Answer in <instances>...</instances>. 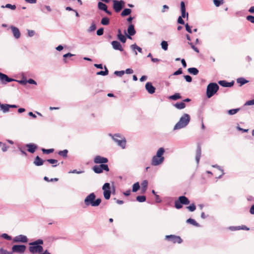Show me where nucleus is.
<instances>
[{"mask_svg": "<svg viewBox=\"0 0 254 254\" xmlns=\"http://www.w3.org/2000/svg\"><path fill=\"white\" fill-rule=\"evenodd\" d=\"M110 19L107 17H105L102 18L101 21V24L103 25H108L109 24Z\"/></svg>", "mask_w": 254, "mask_h": 254, "instance_id": "obj_34", "label": "nucleus"}, {"mask_svg": "<svg viewBox=\"0 0 254 254\" xmlns=\"http://www.w3.org/2000/svg\"><path fill=\"white\" fill-rule=\"evenodd\" d=\"M141 190L143 192H144L147 189V186H148V182L146 180H144L141 184Z\"/></svg>", "mask_w": 254, "mask_h": 254, "instance_id": "obj_32", "label": "nucleus"}, {"mask_svg": "<svg viewBox=\"0 0 254 254\" xmlns=\"http://www.w3.org/2000/svg\"><path fill=\"white\" fill-rule=\"evenodd\" d=\"M145 89L148 93L152 94L155 92V88L152 85V83L148 82L145 84Z\"/></svg>", "mask_w": 254, "mask_h": 254, "instance_id": "obj_18", "label": "nucleus"}, {"mask_svg": "<svg viewBox=\"0 0 254 254\" xmlns=\"http://www.w3.org/2000/svg\"><path fill=\"white\" fill-rule=\"evenodd\" d=\"M190 211H194L196 209V206L194 203H192L187 207Z\"/></svg>", "mask_w": 254, "mask_h": 254, "instance_id": "obj_49", "label": "nucleus"}, {"mask_svg": "<svg viewBox=\"0 0 254 254\" xmlns=\"http://www.w3.org/2000/svg\"><path fill=\"white\" fill-rule=\"evenodd\" d=\"M128 35L127 34L126 31H125V34L126 35L127 37L129 39H131V36H133L136 31L134 29V25L132 24H130L127 28Z\"/></svg>", "mask_w": 254, "mask_h": 254, "instance_id": "obj_14", "label": "nucleus"}, {"mask_svg": "<svg viewBox=\"0 0 254 254\" xmlns=\"http://www.w3.org/2000/svg\"><path fill=\"white\" fill-rule=\"evenodd\" d=\"M186 222L190 224L193 226H195L196 227L200 226L199 224L192 218H189L187 220Z\"/></svg>", "mask_w": 254, "mask_h": 254, "instance_id": "obj_28", "label": "nucleus"}, {"mask_svg": "<svg viewBox=\"0 0 254 254\" xmlns=\"http://www.w3.org/2000/svg\"><path fill=\"white\" fill-rule=\"evenodd\" d=\"M27 147V151L31 153H33L37 148V146L33 143H29L26 145Z\"/></svg>", "mask_w": 254, "mask_h": 254, "instance_id": "obj_20", "label": "nucleus"}, {"mask_svg": "<svg viewBox=\"0 0 254 254\" xmlns=\"http://www.w3.org/2000/svg\"><path fill=\"white\" fill-rule=\"evenodd\" d=\"M212 167L214 168H217L220 171H221V172L222 173V174L218 177V178H219V179L221 178L222 177V176H223V175L224 174L223 170L222 169H221L220 167L217 165H212Z\"/></svg>", "mask_w": 254, "mask_h": 254, "instance_id": "obj_53", "label": "nucleus"}, {"mask_svg": "<svg viewBox=\"0 0 254 254\" xmlns=\"http://www.w3.org/2000/svg\"><path fill=\"white\" fill-rule=\"evenodd\" d=\"M93 170L95 173L100 174L103 172L102 169L99 165H95L93 168Z\"/></svg>", "mask_w": 254, "mask_h": 254, "instance_id": "obj_33", "label": "nucleus"}, {"mask_svg": "<svg viewBox=\"0 0 254 254\" xmlns=\"http://www.w3.org/2000/svg\"><path fill=\"white\" fill-rule=\"evenodd\" d=\"M190 203V200L185 196H181L178 199L175 201V206L177 209H181L182 205H188Z\"/></svg>", "mask_w": 254, "mask_h": 254, "instance_id": "obj_5", "label": "nucleus"}, {"mask_svg": "<svg viewBox=\"0 0 254 254\" xmlns=\"http://www.w3.org/2000/svg\"><path fill=\"white\" fill-rule=\"evenodd\" d=\"M185 27H186V29L187 31H188L190 33H192V30L190 28V27L189 25V24L188 23H187L186 24Z\"/></svg>", "mask_w": 254, "mask_h": 254, "instance_id": "obj_61", "label": "nucleus"}, {"mask_svg": "<svg viewBox=\"0 0 254 254\" xmlns=\"http://www.w3.org/2000/svg\"><path fill=\"white\" fill-rule=\"evenodd\" d=\"M104 71H100L96 73L97 75L105 76L108 74L109 71L106 66H104Z\"/></svg>", "mask_w": 254, "mask_h": 254, "instance_id": "obj_30", "label": "nucleus"}, {"mask_svg": "<svg viewBox=\"0 0 254 254\" xmlns=\"http://www.w3.org/2000/svg\"><path fill=\"white\" fill-rule=\"evenodd\" d=\"M219 86L217 83L212 82L209 83L206 88V96L210 98L212 97L219 90Z\"/></svg>", "mask_w": 254, "mask_h": 254, "instance_id": "obj_4", "label": "nucleus"}, {"mask_svg": "<svg viewBox=\"0 0 254 254\" xmlns=\"http://www.w3.org/2000/svg\"><path fill=\"white\" fill-rule=\"evenodd\" d=\"M246 19L247 20L250 21L252 23H254V16L253 15H248L247 16Z\"/></svg>", "mask_w": 254, "mask_h": 254, "instance_id": "obj_54", "label": "nucleus"}, {"mask_svg": "<svg viewBox=\"0 0 254 254\" xmlns=\"http://www.w3.org/2000/svg\"><path fill=\"white\" fill-rule=\"evenodd\" d=\"M12 241L13 243H25L28 242L27 237L23 235H19L13 238Z\"/></svg>", "mask_w": 254, "mask_h": 254, "instance_id": "obj_12", "label": "nucleus"}, {"mask_svg": "<svg viewBox=\"0 0 254 254\" xmlns=\"http://www.w3.org/2000/svg\"><path fill=\"white\" fill-rule=\"evenodd\" d=\"M96 28V25H95V23L94 22H93L92 23L91 26H90V27L88 29V32H91L94 31L95 30Z\"/></svg>", "mask_w": 254, "mask_h": 254, "instance_id": "obj_47", "label": "nucleus"}, {"mask_svg": "<svg viewBox=\"0 0 254 254\" xmlns=\"http://www.w3.org/2000/svg\"><path fill=\"white\" fill-rule=\"evenodd\" d=\"M240 110L239 108L231 109L227 111L228 114L230 115L236 114Z\"/></svg>", "mask_w": 254, "mask_h": 254, "instance_id": "obj_40", "label": "nucleus"}, {"mask_svg": "<svg viewBox=\"0 0 254 254\" xmlns=\"http://www.w3.org/2000/svg\"><path fill=\"white\" fill-rule=\"evenodd\" d=\"M188 71L190 74H191L194 75H197L198 73V72H199L198 70L196 68H195V67H190V68H189L188 69Z\"/></svg>", "mask_w": 254, "mask_h": 254, "instance_id": "obj_26", "label": "nucleus"}, {"mask_svg": "<svg viewBox=\"0 0 254 254\" xmlns=\"http://www.w3.org/2000/svg\"><path fill=\"white\" fill-rule=\"evenodd\" d=\"M161 48L164 50L167 51L168 50V44L167 42L165 41H162L161 43Z\"/></svg>", "mask_w": 254, "mask_h": 254, "instance_id": "obj_43", "label": "nucleus"}, {"mask_svg": "<svg viewBox=\"0 0 254 254\" xmlns=\"http://www.w3.org/2000/svg\"><path fill=\"white\" fill-rule=\"evenodd\" d=\"M54 150V149H46L43 148L42 149V152L44 153H46V154H50L51 153H52V152H53Z\"/></svg>", "mask_w": 254, "mask_h": 254, "instance_id": "obj_52", "label": "nucleus"}, {"mask_svg": "<svg viewBox=\"0 0 254 254\" xmlns=\"http://www.w3.org/2000/svg\"><path fill=\"white\" fill-rule=\"evenodd\" d=\"M112 136L113 139L117 143L118 145L121 146L122 148H125L126 147V140L124 137H122L118 134H115L114 135L110 134Z\"/></svg>", "mask_w": 254, "mask_h": 254, "instance_id": "obj_6", "label": "nucleus"}, {"mask_svg": "<svg viewBox=\"0 0 254 254\" xmlns=\"http://www.w3.org/2000/svg\"><path fill=\"white\" fill-rule=\"evenodd\" d=\"M102 190L104 198L107 200L109 199L111 194L110 184L109 183H105L102 187Z\"/></svg>", "mask_w": 254, "mask_h": 254, "instance_id": "obj_7", "label": "nucleus"}, {"mask_svg": "<svg viewBox=\"0 0 254 254\" xmlns=\"http://www.w3.org/2000/svg\"><path fill=\"white\" fill-rule=\"evenodd\" d=\"M237 82L240 84V86H242L246 83L249 82V81L243 77H240L237 79Z\"/></svg>", "mask_w": 254, "mask_h": 254, "instance_id": "obj_25", "label": "nucleus"}, {"mask_svg": "<svg viewBox=\"0 0 254 254\" xmlns=\"http://www.w3.org/2000/svg\"><path fill=\"white\" fill-rule=\"evenodd\" d=\"M113 2V8L115 11L118 12L121 10L125 5V2L122 0H114Z\"/></svg>", "mask_w": 254, "mask_h": 254, "instance_id": "obj_8", "label": "nucleus"}, {"mask_svg": "<svg viewBox=\"0 0 254 254\" xmlns=\"http://www.w3.org/2000/svg\"><path fill=\"white\" fill-rule=\"evenodd\" d=\"M131 12V10L130 9H129V8H125L122 12L121 15L122 16H127V15L130 14Z\"/></svg>", "mask_w": 254, "mask_h": 254, "instance_id": "obj_36", "label": "nucleus"}, {"mask_svg": "<svg viewBox=\"0 0 254 254\" xmlns=\"http://www.w3.org/2000/svg\"><path fill=\"white\" fill-rule=\"evenodd\" d=\"M136 200L139 202H143L146 200V197L144 195H138L136 197Z\"/></svg>", "mask_w": 254, "mask_h": 254, "instance_id": "obj_44", "label": "nucleus"}, {"mask_svg": "<svg viewBox=\"0 0 254 254\" xmlns=\"http://www.w3.org/2000/svg\"><path fill=\"white\" fill-rule=\"evenodd\" d=\"M47 161L50 164H54L58 163V160L54 159H49L47 160Z\"/></svg>", "mask_w": 254, "mask_h": 254, "instance_id": "obj_57", "label": "nucleus"}, {"mask_svg": "<svg viewBox=\"0 0 254 254\" xmlns=\"http://www.w3.org/2000/svg\"><path fill=\"white\" fill-rule=\"evenodd\" d=\"M130 48L134 51V54L135 55H137V53L136 51H135L136 50H137L138 52L140 53H141L142 52V49L140 47L137 46L135 44L131 45L130 46Z\"/></svg>", "mask_w": 254, "mask_h": 254, "instance_id": "obj_24", "label": "nucleus"}, {"mask_svg": "<svg viewBox=\"0 0 254 254\" xmlns=\"http://www.w3.org/2000/svg\"><path fill=\"white\" fill-rule=\"evenodd\" d=\"M166 239L173 243L181 244L182 242V240L181 237L175 235H167L166 236Z\"/></svg>", "mask_w": 254, "mask_h": 254, "instance_id": "obj_11", "label": "nucleus"}, {"mask_svg": "<svg viewBox=\"0 0 254 254\" xmlns=\"http://www.w3.org/2000/svg\"><path fill=\"white\" fill-rule=\"evenodd\" d=\"M114 74L117 76H122L125 74V71L124 70L115 71L114 72Z\"/></svg>", "mask_w": 254, "mask_h": 254, "instance_id": "obj_50", "label": "nucleus"}, {"mask_svg": "<svg viewBox=\"0 0 254 254\" xmlns=\"http://www.w3.org/2000/svg\"><path fill=\"white\" fill-rule=\"evenodd\" d=\"M99 166L101 167V168L102 169V171H103V170H105L107 172L109 171V168L108 165L105 164V163H103V164H101L100 165H99Z\"/></svg>", "mask_w": 254, "mask_h": 254, "instance_id": "obj_46", "label": "nucleus"}, {"mask_svg": "<svg viewBox=\"0 0 254 254\" xmlns=\"http://www.w3.org/2000/svg\"><path fill=\"white\" fill-rule=\"evenodd\" d=\"M27 83H28L29 84H35V85L37 84V82L34 80H33V79H31V78H30L28 80H27Z\"/></svg>", "mask_w": 254, "mask_h": 254, "instance_id": "obj_62", "label": "nucleus"}, {"mask_svg": "<svg viewBox=\"0 0 254 254\" xmlns=\"http://www.w3.org/2000/svg\"><path fill=\"white\" fill-rule=\"evenodd\" d=\"M213 2H214V4L216 6H219L221 4H222L224 3V0H214Z\"/></svg>", "mask_w": 254, "mask_h": 254, "instance_id": "obj_48", "label": "nucleus"}, {"mask_svg": "<svg viewBox=\"0 0 254 254\" xmlns=\"http://www.w3.org/2000/svg\"><path fill=\"white\" fill-rule=\"evenodd\" d=\"M181 16L180 17H182V18H185L186 17L187 18H188L189 14L188 12H186V7H185V4L184 1L181 2Z\"/></svg>", "mask_w": 254, "mask_h": 254, "instance_id": "obj_17", "label": "nucleus"}, {"mask_svg": "<svg viewBox=\"0 0 254 254\" xmlns=\"http://www.w3.org/2000/svg\"><path fill=\"white\" fill-rule=\"evenodd\" d=\"M1 237L4 239L10 241L11 240V237L6 233H3L1 235Z\"/></svg>", "mask_w": 254, "mask_h": 254, "instance_id": "obj_51", "label": "nucleus"}, {"mask_svg": "<svg viewBox=\"0 0 254 254\" xmlns=\"http://www.w3.org/2000/svg\"><path fill=\"white\" fill-rule=\"evenodd\" d=\"M44 160H43L40 157L37 156L35 157L33 163L35 166H39L42 165L44 163Z\"/></svg>", "mask_w": 254, "mask_h": 254, "instance_id": "obj_23", "label": "nucleus"}, {"mask_svg": "<svg viewBox=\"0 0 254 254\" xmlns=\"http://www.w3.org/2000/svg\"><path fill=\"white\" fill-rule=\"evenodd\" d=\"M190 120V116L188 114H184L175 125L173 129L178 130L185 127L189 124Z\"/></svg>", "mask_w": 254, "mask_h": 254, "instance_id": "obj_3", "label": "nucleus"}, {"mask_svg": "<svg viewBox=\"0 0 254 254\" xmlns=\"http://www.w3.org/2000/svg\"><path fill=\"white\" fill-rule=\"evenodd\" d=\"M67 152L68 150L66 149H64L63 151H60L58 152V154L60 156H63V157H66L67 156Z\"/></svg>", "mask_w": 254, "mask_h": 254, "instance_id": "obj_45", "label": "nucleus"}, {"mask_svg": "<svg viewBox=\"0 0 254 254\" xmlns=\"http://www.w3.org/2000/svg\"><path fill=\"white\" fill-rule=\"evenodd\" d=\"M0 80L2 84L15 80L13 78L9 77L7 75L0 72Z\"/></svg>", "mask_w": 254, "mask_h": 254, "instance_id": "obj_13", "label": "nucleus"}, {"mask_svg": "<svg viewBox=\"0 0 254 254\" xmlns=\"http://www.w3.org/2000/svg\"><path fill=\"white\" fill-rule=\"evenodd\" d=\"M104 33V28H100L99 29L97 30L96 33L97 35L98 36H101Z\"/></svg>", "mask_w": 254, "mask_h": 254, "instance_id": "obj_56", "label": "nucleus"}, {"mask_svg": "<svg viewBox=\"0 0 254 254\" xmlns=\"http://www.w3.org/2000/svg\"><path fill=\"white\" fill-rule=\"evenodd\" d=\"M246 105H254V99L248 101L246 103Z\"/></svg>", "mask_w": 254, "mask_h": 254, "instance_id": "obj_64", "label": "nucleus"}, {"mask_svg": "<svg viewBox=\"0 0 254 254\" xmlns=\"http://www.w3.org/2000/svg\"><path fill=\"white\" fill-rule=\"evenodd\" d=\"M0 107L1 110L2 111L3 113H7L9 111V108L8 107V104H1L0 105Z\"/></svg>", "mask_w": 254, "mask_h": 254, "instance_id": "obj_27", "label": "nucleus"}, {"mask_svg": "<svg viewBox=\"0 0 254 254\" xmlns=\"http://www.w3.org/2000/svg\"><path fill=\"white\" fill-rule=\"evenodd\" d=\"M1 146V150L3 152H6L9 148V147L7 146L5 143H3Z\"/></svg>", "mask_w": 254, "mask_h": 254, "instance_id": "obj_60", "label": "nucleus"}, {"mask_svg": "<svg viewBox=\"0 0 254 254\" xmlns=\"http://www.w3.org/2000/svg\"><path fill=\"white\" fill-rule=\"evenodd\" d=\"M26 250L25 245H13L12 247V252L19 253L20 254H23Z\"/></svg>", "mask_w": 254, "mask_h": 254, "instance_id": "obj_10", "label": "nucleus"}, {"mask_svg": "<svg viewBox=\"0 0 254 254\" xmlns=\"http://www.w3.org/2000/svg\"><path fill=\"white\" fill-rule=\"evenodd\" d=\"M174 106L178 109H183L185 108L186 104L183 102H181L176 103Z\"/></svg>", "mask_w": 254, "mask_h": 254, "instance_id": "obj_31", "label": "nucleus"}, {"mask_svg": "<svg viewBox=\"0 0 254 254\" xmlns=\"http://www.w3.org/2000/svg\"><path fill=\"white\" fill-rule=\"evenodd\" d=\"M118 39L123 43H125L127 40V36L123 35H117Z\"/></svg>", "mask_w": 254, "mask_h": 254, "instance_id": "obj_42", "label": "nucleus"}, {"mask_svg": "<svg viewBox=\"0 0 254 254\" xmlns=\"http://www.w3.org/2000/svg\"><path fill=\"white\" fill-rule=\"evenodd\" d=\"M140 188V185L138 182L135 183L132 186V191L133 192H136Z\"/></svg>", "mask_w": 254, "mask_h": 254, "instance_id": "obj_38", "label": "nucleus"}, {"mask_svg": "<svg viewBox=\"0 0 254 254\" xmlns=\"http://www.w3.org/2000/svg\"><path fill=\"white\" fill-rule=\"evenodd\" d=\"M11 30L12 31V34L16 39H18L20 37V32L18 28L14 27L13 26H11L10 27Z\"/></svg>", "mask_w": 254, "mask_h": 254, "instance_id": "obj_19", "label": "nucleus"}, {"mask_svg": "<svg viewBox=\"0 0 254 254\" xmlns=\"http://www.w3.org/2000/svg\"><path fill=\"white\" fill-rule=\"evenodd\" d=\"M98 8L100 10H102L103 11L107 10V6L104 3L102 2H99L98 3Z\"/></svg>", "mask_w": 254, "mask_h": 254, "instance_id": "obj_29", "label": "nucleus"}, {"mask_svg": "<svg viewBox=\"0 0 254 254\" xmlns=\"http://www.w3.org/2000/svg\"><path fill=\"white\" fill-rule=\"evenodd\" d=\"M201 147L200 145H198L196 151V156H195V160L198 164L199 162V160L201 157Z\"/></svg>", "mask_w": 254, "mask_h": 254, "instance_id": "obj_22", "label": "nucleus"}, {"mask_svg": "<svg viewBox=\"0 0 254 254\" xmlns=\"http://www.w3.org/2000/svg\"><path fill=\"white\" fill-rule=\"evenodd\" d=\"M177 22H178V23L181 24H185V22H184V21L183 19V18L182 17H180L179 16L178 17Z\"/></svg>", "mask_w": 254, "mask_h": 254, "instance_id": "obj_63", "label": "nucleus"}, {"mask_svg": "<svg viewBox=\"0 0 254 254\" xmlns=\"http://www.w3.org/2000/svg\"><path fill=\"white\" fill-rule=\"evenodd\" d=\"M185 79H186V81L188 82H190L192 81V78L190 76L187 75L184 76Z\"/></svg>", "mask_w": 254, "mask_h": 254, "instance_id": "obj_58", "label": "nucleus"}, {"mask_svg": "<svg viewBox=\"0 0 254 254\" xmlns=\"http://www.w3.org/2000/svg\"><path fill=\"white\" fill-rule=\"evenodd\" d=\"M183 72L182 69L180 68L178 70L174 72L173 74V75H178L182 74Z\"/></svg>", "mask_w": 254, "mask_h": 254, "instance_id": "obj_59", "label": "nucleus"}, {"mask_svg": "<svg viewBox=\"0 0 254 254\" xmlns=\"http://www.w3.org/2000/svg\"><path fill=\"white\" fill-rule=\"evenodd\" d=\"M218 83L222 87H230L233 85L234 81L228 82L225 80H220L218 81Z\"/></svg>", "mask_w": 254, "mask_h": 254, "instance_id": "obj_21", "label": "nucleus"}, {"mask_svg": "<svg viewBox=\"0 0 254 254\" xmlns=\"http://www.w3.org/2000/svg\"><path fill=\"white\" fill-rule=\"evenodd\" d=\"M111 45L115 50H119L121 52H123L124 51V49L123 48L122 45L118 41H113L111 42Z\"/></svg>", "mask_w": 254, "mask_h": 254, "instance_id": "obj_16", "label": "nucleus"}, {"mask_svg": "<svg viewBox=\"0 0 254 254\" xmlns=\"http://www.w3.org/2000/svg\"><path fill=\"white\" fill-rule=\"evenodd\" d=\"M108 162V158L100 155H97L94 158V162L96 164H103L106 163Z\"/></svg>", "mask_w": 254, "mask_h": 254, "instance_id": "obj_15", "label": "nucleus"}, {"mask_svg": "<svg viewBox=\"0 0 254 254\" xmlns=\"http://www.w3.org/2000/svg\"><path fill=\"white\" fill-rule=\"evenodd\" d=\"M181 98V95L179 93H175V94L170 96L169 97V99L173 100H176L177 99H180Z\"/></svg>", "mask_w": 254, "mask_h": 254, "instance_id": "obj_39", "label": "nucleus"}, {"mask_svg": "<svg viewBox=\"0 0 254 254\" xmlns=\"http://www.w3.org/2000/svg\"><path fill=\"white\" fill-rule=\"evenodd\" d=\"M96 195L94 193L92 192L88 194L84 199V203L86 206H92L96 207L99 205L101 202L100 198L95 199Z\"/></svg>", "mask_w": 254, "mask_h": 254, "instance_id": "obj_2", "label": "nucleus"}, {"mask_svg": "<svg viewBox=\"0 0 254 254\" xmlns=\"http://www.w3.org/2000/svg\"><path fill=\"white\" fill-rule=\"evenodd\" d=\"M27 33L28 36L30 37H33L35 34V32L34 30L29 29H27Z\"/></svg>", "mask_w": 254, "mask_h": 254, "instance_id": "obj_55", "label": "nucleus"}, {"mask_svg": "<svg viewBox=\"0 0 254 254\" xmlns=\"http://www.w3.org/2000/svg\"><path fill=\"white\" fill-rule=\"evenodd\" d=\"M29 251L31 254H40L43 252V248L42 246L30 245L29 247Z\"/></svg>", "mask_w": 254, "mask_h": 254, "instance_id": "obj_9", "label": "nucleus"}, {"mask_svg": "<svg viewBox=\"0 0 254 254\" xmlns=\"http://www.w3.org/2000/svg\"><path fill=\"white\" fill-rule=\"evenodd\" d=\"M249 228L245 225H243L242 226H238L233 227V230H249Z\"/></svg>", "mask_w": 254, "mask_h": 254, "instance_id": "obj_41", "label": "nucleus"}, {"mask_svg": "<svg viewBox=\"0 0 254 254\" xmlns=\"http://www.w3.org/2000/svg\"><path fill=\"white\" fill-rule=\"evenodd\" d=\"M1 8H10L11 9V10H14L16 9V5L13 4V5H12L11 4H9V3H7L6 4H5V5H1Z\"/></svg>", "mask_w": 254, "mask_h": 254, "instance_id": "obj_37", "label": "nucleus"}, {"mask_svg": "<svg viewBox=\"0 0 254 254\" xmlns=\"http://www.w3.org/2000/svg\"><path fill=\"white\" fill-rule=\"evenodd\" d=\"M43 244V241L42 239H38L32 243L29 244L30 245H37L41 246V245Z\"/></svg>", "mask_w": 254, "mask_h": 254, "instance_id": "obj_35", "label": "nucleus"}, {"mask_svg": "<svg viewBox=\"0 0 254 254\" xmlns=\"http://www.w3.org/2000/svg\"><path fill=\"white\" fill-rule=\"evenodd\" d=\"M164 152L165 149L163 147L159 148L157 151L156 154L152 158L151 165L156 166L162 164L164 161V157L163 156Z\"/></svg>", "mask_w": 254, "mask_h": 254, "instance_id": "obj_1", "label": "nucleus"}]
</instances>
